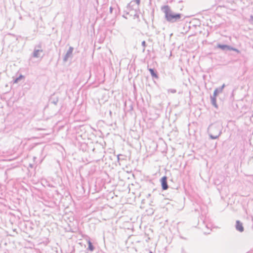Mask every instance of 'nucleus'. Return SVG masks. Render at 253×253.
Returning a JSON list of instances; mask_svg holds the SVG:
<instances>
[{
	"mask_svg": "<svg viewBox=\"0 0 253 253\" xmlns=\"http://www.w3.org/2000/svg\"><path fill=\"white\" fill-rule=\"evenodd\" d=\"M42 52V49H34L32 56L35 58H39L41 57V53Z\"/></svg>",
	"mask_w": 253,
	"mask_h": 253,
	"instance_id": "nucleus-7",
	"label": "nucleus"
},
{
	"mask_svg": "<svg viewBox=\"0 0 253 253\" xmlns=\"http://www.w3.org/2000/svg\"><path fill=\"white\" fill-rule=\"evenodd\" d=\"M168 91H169V92L170 91V92H171L172 93H174L176 92V90L175 89H170Z\"/></svg>",
	"mask_w": 253,
	"mask_h": 253,
	"instance_id": "nucleus-18",
	"label": "nucleus"
},
{
	"mask_svg": "<svg viewBox=\"0 0 253 253\" xmlns=\"http://www.w3.org/2000/svg\"><path fill=\"white\" fill-rule=\"evenodd\" d=\"M29 166L31 167V168H33V165L32 164H30L29 165Z\"/></svg>",
	"mask_w": 253,
	"mask_h": 253,
	"instance_id": "nucleus-24",
	"label": "nucleus"
},
{
	"mask_svg": "<svg viewBox=\"0 0 253 253\" xmlns=\"http://www.w3.org/2000/svg\"><path fill=\"white\" fill-rule=\"evenodd\" d=\"M132 1H134V2H135V4H137V8H138V5L140 3V0H132Z\"/></svg>",
	"mask_w": 253,
	"mask_h": 253,
	"instance_id": "nucleus-16",
	"label": "nucleus"
},
{
	"mask_svg": "<svg viewBox=\"0 0 253 253\" xmlns=\"http://www.w3.org/2000/svg\"><path fill=\"white\" fill-rule=\"evenodd\" d=\"M74 50V48L72 46H70L68 50L67 53L65 55L64 58H63V61L64 62H67L68 60V59L72 57V53Z\"/></svg>",
	"mask_w": 253,
	"mask_h": 253,
	"instance_id": "nucleus-4",
	"label": "nucleus"
},
{
	"mask_svg": "<svg viewBox=\"0 0 253 253\" xmlns=\"http://www.w3.org/2000/svg\"><path fill=\"white\" fill-rule=\"evenodd\" d=\"M229 50H233V51H235L237 52H239V50H238L237 49L235 48H234L233 47H231V46H229Z\"/></svg>",
	"mask_w": 253,
	"mask_h": 253,
	"instance_id": "nucleus-15",
	"label": "nucleus"
},
{
	"mask_svg": "<svg viewBox=\"0 0 253 253\" xmlns=\"http://www.w3.org/2000/svg\"><path fill=\"white\" fill-rule=\"evenodd\" d=\"M137 8V4H135V2L131 1L128 4L125 12H126V15L130 14L131 16L133 15L134 17H138V15L136 12V9Z\"/></svg>",
	"mask_w": 253,
	"mask_h": 253,
	"instance_id": "nucleus-3",
	"label": "nucleus"
},
{
	"mask_svg": "<svg viewBox=\"0 0 253 253\" xmlns=\"http://www.w3.org/2000/svg\"><path fill=\"white\" fill-rule=\"evenodd\" d=\"M161 10L165 13L166 19L169 22H177L182 21L185 18L182 14L173 12L168 5L162 6Z\"/></svg>",
	"mask_w": 253,
	"mask_h": 253,
	"instance_id": "nucleus-1",
	"label": "nucleus"
},
{
	"mask_svg": "<svg viewBox=\"0 0 253 253\" xmlns=\"http://www.w3.org/2000/svg\"><path fill=\"white\" fill-rule=\"evenodd\" d=\"M225 86V84H222V85L221 86L219 87L218 88H219V91H222V90H223V88H224Z\"/></svg>",
	"mask_w": 253,
	"mask_h": 253,
	"instance_id": "nucleus-17",
	"label": "nucleus"
},
{
	"mask_svg": "<svg viewBox=\"0 0 253 253\" xmlns=\"http://www.w3.org/2000/svg\"><path fill=\"white\" fill-rule=\"evenodd\" d=\"M249 22H250V23L253 24V16L252 15H251V16H250V19L249 20Z\"/></svg>",
	"mask_w": 253,
	"mask_h": 253,
	"instance_id": "nucleus-19",
	"label": "nucleus"
},
{
	"mask_svg": "<svg viewBox=\"0 0 253 253\" xmlns=\"http://www.w3.org/2000/svg\"><path fill=\"white\" fill-rule=\"evenodd\" d=\"M161 183L162 189L164 190H167L169 186L167 183V177L164 176L162 177L161 179Z\"/></svg>",
	"mask_w": 253,
	"mask_h": 253,
	"instance_id": "nucleus-5",
	"label": "nucleus"
},
{
	"mask_svg": "<svg viewBox=\"0 0 253 253\" xmlns=\"http://www.w3.org/2000/svg\"><path fill=\"white\" fill-rule=\"evenodd\" d=\"M88 249L91 251H93L94 249V248L90 241H88Z\"/></svg>",
	"mask_w": 253,
	"mask_h": 253,
	"instance_id": "nucleus-11",
	"label": "nucleus"
},
{
	"mask_svg": "<svg viewBox=\"0 0 253 253\" xmlns=\"http://www.w3.org/2000/svg\"><path fill=\"white\" fill-rule=\"evenodd\" d=\"M149 253H153L152 252H150Z\"/></svg>",
	"mask_w": 253,
	"mask_h": 253,
	"instance_id": "nucleus-25",
	"label": "nucleus"
},
{
	"mask_svg": "<svg viewBox=\"0 0 253 253\" xmlns=\"http://www.w3.org/2000/svg\"><path fill=\"white\" fill-rule=\"evenodd\" d=\"M141 44L143 46V49L142 50V52H144L145 49V47L146 46V43L145 41H143L142 42Z\"/></svg>",
	"mask_w": 253,
	"mask_h": 253,
	"instance_id": "nucleus-14",
	"label": "nucleus"
},
{
	"mask_svg": "<svg viewBox=\"0 0 253 253\" xmlns=\"http://www.w3.org/2000/svg\"><path fill=\"white\" fill-rule=\"evenodd\" d=\"M149 71L151 74V75L153 78H155L156 79L158 78V76L156 73V72L155 71L154 69L150 68L149 69Z\"/></svg>",
	"mask_w": 253,
	"mask_h": 253,
	"instance_id": "nucleus-10",
	"label": "nucleus"
},
{
	"mask_svg": "<svg viewBox=\"0 0 253 253\" xmlns=\"http://www.w3.org/2000/svg\"><path fill=\"white\" fill-rule=\"evenodd\" d=\"M57 102H58V100H57L56 101H52L51 103L54 104V105H56Z\"/></svg>",
	"mask_w": 253,
	"mask_h": 253,
	"instance_id": "nucleus-20",
	"label": "nucleus"
},
{
	"mask_svg": "<svg viewBox=\"0 0 253 253\" xmlns=\"http://www.w3.org/2000/svg\"><path fill=\"white\" fill-rule=\"evenodd\" d=\"M219 124L215 123L209 126L208 132L210 138L212 139H215L221 134V128Z\"/></svg>",
	"mask_w": 253,
	"mask_h": 253,
	"instance_id": "nucleus-2",
	"label": "nucleus"
},
{
	"mask_svg": "<svg viewBox=\"0 0 253 253\" xmlns=\"http://www.w3.org/2000/svg\"><path fill=\"white\" fill-rule=\"evenodd\" d=\"M222 91H219V88H216L214 90V92H213V95L214 96H216L217 95L220 93V92H221Z\"/></svg>",
	"mask_w": 253,
	"mask_h": 253,
	"instance_id": "nucleus-12",
	"label": "nucleus"
},
{
	"mask_svg": "<svg viewBox=\"0 0 253 253\" xmlns=\"http://www.w3.org/2000/svg\"><path fill=\"white\" fill-rule=\"evenodd\" d=\"M236 229L240 232L244 231V229L243 224L239 220H237L236 222Z\"/></svg>",
	"mask_w": 253,
	"mask_h": 253,
	"instance_id": "nucleus-6",
	"label": "nucleus"
},
{
	"mask_svg": "<svg viewBox=\"0 0 253 253\" xmlns=\"http://www.w3.org/2000/svg\"><path fill=\"white\" fill-rule=\"evenodd\" d=\"M229 46H230L229 45H228L226 44H218L217 45V48H219L223 51L229 50Z\"/></svg>",
	"mask_w": 253,
	"mask_h": 253,
	"instance_id": "nucleus-8",
	"label": "nucleus"
},
{
	"mask_svg": "<svg viewBox=\"0 0 253 253\" xmlns=\"http://www.w3.org/2000/svg\"><path fill=\"white\" fill-rule=\"evenodd\" d=\"M23 76L22 75H20L18 78H19V80H20L22 78H23Z\"/></svg>",
	"mask_w": 253,
	"mask_h": 253,
	"instance_id": "nucleus-23",
	"label": "nucleus"
},
{
	"mask_svg": "<svg viewBox=\"0 0 253 253\" xmlns=\"http://www.w3.org/2000/svg\"><path fill=\"white\" fill-rule=\"evenodd\" d=\"M19 80V78H17L14 80V83H17Z\"/></svg>",
	"mask_w": 253,
	"mask_h": 253,
	"instance_id": "nucleus-22",
	"label": "nucleus"
},
{
	"mask_svg": "<svg viewBox=\"0 0 253 253\" xmlns=\"http://www.w3.org/2000/svg\"><path fill=\"white\" fill-rule=\"evenodd\" d=\"M113 7H112V6H111V7H110V9H109V10H110V12L111 13H112V12H113Z\"/></svg>",
	"mask_w": 253,
	"mask_h": 253,
	"instance_id": "nucleus-21",
	"label": "nucleus"
},
{
	"mask_svg": "<svg viewBox=\"0 0 253 253\" xmlns=\"http://www.w3.org/2000/svg\"><path fill=\"white\" fill-rule=\"evenodd\" d=\"M34 49H42V44L39 43L38 45H36L34 47Z\"/></svg>",
	"mask_w": 253,
	"mask_h": 253,
	"instance_id": "nucleus-13",
	"label": "nucleus"
},
{
	"mask_svg": "<svg viewBox=\"0 0 253 253\" xmlns=\"http://www.w3.org/2000/svg\"><path fill=\"white\" fill-rule=\"evenodd\" d=\"M216 97L213 95L211 96V103L216 108H217L218 106L216 104Z\"/></svg>",
	"mask_w": 253,
	"mask_h": 253,
	"instance_id": "nucleus-9",
	"label": "nucleus"
}]
</instances>
